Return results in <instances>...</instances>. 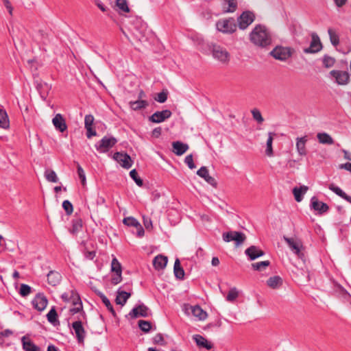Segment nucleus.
<instances>
[{
	"label": "nucleus",
	"instance_id": "72a5a7b5",
	"mask_svg": "<svg viewBox=\"0 0 351 351\" xmlns=\"http://www.w3.org/2000/svg\"><path fill=\"white\" fill-rule=\"evenodd\" d=\"M0 127L6 129L9 127V119L5 110L0 109Z\"/></svg>",
	"mask_w": 351,
	"mask_h": 351
},
{
	"label": "nucleus",
	"instance_id": "c756f323",
	"mask_svg": "<svg viewBox=\"0 0 351 351\" xmlns=\"http://www.w3.org/2000/svg\"><path fill=\"white\" fill-rule=\"evenodd\" d=\"M129 105L133 110H138L145 108L148 106V102L143 99H138L137 101H130Z\"/></svg>",
	"mask_w": 351,
	"mask_h": 351
},
{
	"label": "nucleus",
	"instance_id": "1a4fd4ad",
	"mask_svg": "<svg viewBox=\"0 0 351 351\" xmlns=\"http://www.w3.org/2000/svg\"><path fill=\"white\" fill-rule=\"evenodd\" d=\"M330 75L335 79L339 85H346L350 82V74L347 71L339 70H332Z\"/></svg>",
	"mask_w": 351,
	"mask_h": 351
},
{
	"label": "nucleus",
	"instance_id": "a19ab883",
	"mask_svg": "<svg viewBox=\"0 0 351 351\" xmlns=\"http://www.w3.org/2000/svg\"><path fill=\"white\" fill-rule=\"evenodd\" d=\"M189 149V145L181 141H177V156H181Z\"/></svg>",
	"mask_w": 351,
	"mask_h": 351
},
{
	"label": "nucleus",
	"instance_id": "412c9836",
	"mask_svg": "<svg viewBox=\"0 0 351 351\" xmlns=\"http://www.w3.org/2000/svg\"><path fill=\"white\" fill-rule=\"evenodd\" d=\"M307 136L298 137L296 138V149L298 154L301 156L306 155V143L307 142Z\"/></svg>",
	"mask_w": 351,
	"mask_h": 351
},
{
	"label": "nucleus",
	"instance_id": "5fc2aeb1",
	"mask_svg": "<svg viewBox=\"0 0 351 351\" xmlns=\"http://www.w3.org/2000/svg\"><path fill=\"white\" fill-rule=\"evenodd\" d=\"M252 114L254 120L258 123H262L264 121V119L259 110L254 108L252 110Z\"/></svg>",
	"mask_w": 351,
	"mask_h": 351
},
{
	"label": "nucleus",
	"instance_id": "20e7f679",
	"mask_svg": "<svg viewBox=\"0 0 351 351\" xmlns=\"http://www.w3.org/2000/svg\"><path fill=\"white\" fill-rule=\"evenodd\" d=\"M210 48L215 59H217L223 64H228L229 62L230 55L226 48L217 44H212Z\"/></svg>",
	"mask_w": 351,
	"mask_h": 351
},
{
	"label": "nucleus",
	"instance_id": "4468645a",
	"mask_svg": "<svg viewBox=\"0 0 351 351\" xmlns=\"http://www.w3.org/2000/svg\"><path fill=\"white\" fill-rule=\"evenodd\" d=\"M189 309L191 310L192 314L198 318L199 320H205L207 317V313L204 311L199 305L190 306L189 304L184 305V310L186 312Z\"/></svg>",
	"mask_w": 351,
	"mask_h": 351
},
{
	"label": "nucleus",
	"instance_id": "680f3d73",
	"mask_svg": "<svg viewBox=\"0 0 351 351\" xmlns=\"http://www.w3.org/2000/svg\"><path fill=\"white\" fill-rule=\"evenodd\" d=\"M197 174L204 178V180L206 179L207 177H208L210 175H209V173H208V169L206 168V167H202L197 171Z\"/></svg>",
	"mask_w": 351,
	"mask_h": 351
},
{
	"label": "nucleus",
	"instance_id": "58836bf2",
	"mask_svg": "<svg viewBox=\"0 0 351 351\" xmlns=\"http://www.w3.org/2000/svg\"><path fill=\"white\" fill-rule=\"evenodd\" d=\"M239 296V291H237V288L233 287L231 288L226 296V300L228 302H234Z\"/></svg>",
	"mask_w": 351,
	"mask_h": 351
},
{
	"label": "nucleus",
	"instance_id": "dca6fc26",
	"mask_svg": "<svg viewBox=\"0 0 351 351\" xmlns=\"http://www.w3.org/2000/svg\"><path fill=\"white\" fill-rule=\"evenodd\" d=\"M171 115V112L169 110H164L162 111H157L154 112L150 117L149 121L153 123H161L164 121L165 119L170 117Z\"/></svg>",
	"mask_w": 351,
	"mask_h": 351
},
{
	"label": "nucleus",
	"instance_id": "f3484780",
	"mask_svg": "<svg viewBox=\"0 0 351 351\" xmlns=\"http://www.w3.org/2000/svg\"><path fill=\"white\" fill-rule=\"evenodd\" d=\"M47 303V298L42 293L37 294L32 300L34 307L39 311L45 310Z\"/></svg>",
	"mask_w": 351,
	"mask_h": 351
},
{
	"label": "nucleus",
	"instance_id": "3c124183",
	"mask_svg": "<svg viewBox=\"0 0 351 351\" xmlns=\"http://www.w3.org/2000/svg\"><path fill=\"white\" fill-rule=\"evenodd\" d=\"M62 208L67 215H71L73 211V205L69 200H64L62 202Z\"/></svg>",
	"mask_w": 351,
	"mask_h": 351
},
{
	"label": "nucleus",
	"instance_id": "423d86ee",
	"mask_svg": "<svg viewBox=\"0 0 351 351\" xmlns=\"http://www.w3.org/2000/svg\"><path fill=\"white\" fill-rule=\"evenodd\" d=\"M254 20L255 15L252 12L245 11L237 18L238 26L241 29H245Z\"/></svg>",
	"mask_w": 351,
	"mask_h": 351
},
{
	"label": "nucleus",
	"instance_id": "aec40b11",
	"mask_svg": "<svg viewBox=\"0 0 351 351\" xmlns=\"http://www.w3.org/2000/svg\"><path fill=\"white\" fill-rule=\"evenodd\" d=\"M52 123L56 130L60 132H64L67 129V125L64 119L60 114H57L52 119Z\"/></svg>",
	"mask_w": 351,
	"mask_h": 351
},
{
	"label": "nucleus",
	"instance_id": "09e8293b",
	"mask_svg": "<svg viewBox=\"0 0 351 351\" xmlns=\"http://www.w3.org/2000/svg\"><path fill=\"white\" fill-rule=\"evenodd\" d=\"M167 94L168 92L167 90H162V92L156 95L154 99L159 103H164L167 99Z\"/></svg>",
	"mask_w": 351,
	"mask_h": 351
},
{
	"label": "nucleus",
	"instance_id": "13d9d810",
	"mask_svg": "<svg viewBox=\"0 0 351 351\" xmlns=\"http://www.w3.org/2000/svg\"><path fill=\"white\" fill-rule=\"evenodd\" d=\"M94 117L92 114H87L84 118V127L85 128L93 127L94 123Z\"/></svg>",
	"mask_w": 351,
	"mask_h": 351
},
{
	"label": "nucleus",
	"instance_id": "7c9ffc66",
	"mask_svg": "<svg viewBox=\"0 0 351 351\" xmlns=\"http://www.w3.org/2000/svg\"><path fill=\"white\" fill-rule=\"evenodd\" d=\"M23 348L25 351H40V348L32 341L26 340L25 337L22 338Z\"/></svg>",
	"mask_w": 351,
	"mask_h": 351
},
{
	"label": "nucleus",
	"instance_id": "338daca9",
	"mask_svg": "<svg viewBox=\"0 0 351 351\" xmlns=\"http://www.w3.org/2000/svg\"><path fill=\"white\" fill-rule=\"evenodd\" d=\"M12 334V332L9 330L6 329L2 332H0V344L3 343V337H8Z\"/></svg>",
	"mask_w": 351,
	"mask_h": 351
},
{
	"label": "nucleus",
	"instance_id": "de8ad7c7",
	"mask_svg": "<svg viewBox=\"0 0 351 351\" xmlns=\"http://www.w3.org/2000/svg\"><path fill=\"white\" fill-rule=\"evenodd\" d=\"M101 300L103 303L105 304V306L107 307L108 310L112 313V315L114 317H115V311L114 310L112 305L111 304L110 300L107 298V297L106 295H102Z\"/></svg>",
	"mask_w": 351,
	"mask_h": 351
},
{
	"label": "nucleus",
	"instance_id": "603ef678",
	"mask_svg": "<svg viewBox=\"0 0 351 351\" xmlns=\"http://www.w3.org/2000/svg\"><path fill=\"white\" fill-rule=\"evenodd\" d=\"M116 5L121 10L125 12L130 11L126 0H116Z\"/></svg>",
	"mask_w": 351,
	"mask_h": 351
},
{
	"label": "nucleus",
	"instance_id": "4d7b16f0",
	"mask_svg": "<svg viewBox=\"0 0 351 351\" xmlns=\"http://www.w3.org/2000/svg\"><path fill=\"white\" fill-rule=\"evenodd\" d=\"M31 293V287L25 284H22L20 287L19 293L21 295L25 297Z\"/></svg>",
	"mask_w": 351,
	"mask_h": 351
},
{
	"label": "nucleus",
	"instance_id": "a211bd4d",
	"mask_svg": "<svg viewBox=\"0 0 351 351\" xmlns=\"http://www.w3.org/2000/svg\"><path fill=\"white\" fill-rule=\"evenodd\" d=\"M311 207L312 209L318 211L319 214L326 213L329 210V207L326 203L319 202L315 196L311 199Z\"/></svg>",
	"mask_w": 351,
	"mask_h": 351
},
{
	"label": "nucleus",
	"instance_id": "6e6552de",
	"mask_svg": "<svg viewBox=\"0 0 351 351\" xmlns=\"http://www.w3.org/2000/svg\"><path fill=\"white\" fill-rule=\"evenodd\" d=\"M245 235L241 232L230 231L223 234V239L226 242L234 241L237 245H239L245 240Z\"/></svg>",
	"mask_w": 351,
	"mask_h": 351
},
{
	"label": "nucleus",
	"instance_id": "9d476101",
	"mask_svg": "<svg viewBox=\"0 0 351 351\" xmlns=\"http://www.w3.org/2000/svg\"><path fill=\"white\" fill-rule=\"evenodd\" d=\"M311 36L312 40L311 42L310 46L307 48L304 49V52L305 53H317L322 49V44L317 34L313 33Z\"/></svg>",
	"mask_w": 351,
	"mask_h": 351
},
{
	"label": "nucleus",
	"instance_id": "2eb2a0df",
	"mask_svg": "<svg viewBox=\"0 0 351 351\" xmlns=\"http://www.w3.org/2000/svg\"><path fill=\"white\" fill-rule=\"evenodd\" d=\"M284 240L298 257H302V256H303V254L300 251V249L302 247L301 241H296L293 238H289L286 237H284Z\"/></svg>",
	"mask_w": 351,
	"mask_h": 351
},
{
	"label": "nucleus",
	"instance_id": "79ce46f5",
	"mask_svg": "<svg viewBox=\"0 0 351 351\" xmlns=\"http://www.w3.org/2000/svg\"><path fill=\"white\" fill-rule=\"evenodd\" d=\"M140 329L144 332H148L152 328V324L149 322L145 320H139L138 322Z\"/></svg>",
	"mask_w": 351,
	"mask_h": 351
},
{
	"label": "nucleus",
	"instance_id": "774afa93",
	"mask_svg": "<svg viewBox=\"0 0 351 351\" xmlns=\"http://www.w3.org/2000/svg\"><path fill=\"white\" fill-rule=\"evenodd\" d=\"M86 136L88 138H90L92 136H96L97 132L93 128V127L86 128Z\"/></svg>",
	"mask_w": 351,
	"mask_h": 351
},
{
	"label": "nucleus",
	"instance_id": "69168bd1",
	"mask_svg": "<svg viewBox=\"0 0 351 351\" xmlns=\"http://www.w3.org/2000/svg\"><path fill=\"white\" fill-rule=\"evenodd\" d=\"M122 277L121 274H114L112 277L111 282L113 285H117L121 281Z\"/></svg>",
	"mask_w": 351,
	"mask_h": 351
},
{
	"label": "nucleus",
	"instance_id": "ea45409f",
	"mask_svg": "<svg viewBox=\"0 0 351 351\" xmlns=\"http://www.w3.org/2000/svg\"><path fill=\"white\" fill-rule=\"evenodd\" d=\"M47 320L51 324H54L58 321V314L54 307H53L47 315Z\"/></svg>",
	"mask_w": 351,
	"mask_h": 351
},
{
	"label": "nucleus",
	"instance_id": "e2e57ef3",
	"mask_svg": "<svg viewBox=\"0 0 351 351\" xmlns=\"http://www.w3.org/2000/svg\"><path fill=\"white\" fill-rule=\"evenodd\" d=\"M77 173L79 176V178H80L82 181V184L84 185L86 182V176L84 171L82 167L80 165H77Z\"/></svg>",
	"mask_w": 351,
	"mask_h": 351
},
{
	"label": "nucleus",
	"instance_id": "c9c22d12",
	"mask_svg": "<svg viewBox=\"0 0 351 351\" xmlns=\"http://www.w3.org/2000/svg\"><path fill=\"white\" fill-rule=\"evenodd\" d=\"M328 33L331 44L335 47L337 46L339 43V37L338 34L331 28L328 29Z\"/></svg>",
	"mask_w": 351,
	"mask_h": 351
},
{
	"label": "nucleus",
	"instance_id": "f8f14e48",
	"mask_svg": "<svg viewBox=\"0 0 351 351\" xmlns=\"http://www.w3.org/2000/svg\"><path fill=\"white\" fill-rule=\"evenodd\" d=\"M72 328L75 332L77 342L83 343L86 337V331L80 320L74 322Z\"/></svg>",
	"mask_w": 351,
	"mask_h": 351
},
{
	"label": "nucleus",
	"instance_id": "864d4df0",
	"mask_svg": "<svg viewBox=\"0 0 351 351\" xmlns=\"http://www.w3.org/2000/svg\"><path fill=\"white\" fill-rule=\"evenodd\" d=\"M228 4V8L224 10L225 12H234L237 8V3L235 0H225Z\"/></svg>",
	"mask_w": 351,
	"mask_h": 351
},
{
	"label": "nucleus",
	"instance_id": "cd10ccee",
	"mask_svg": "<svg viewBox=\"0 0 351 351\" xmlns=\"http://www.w3.org/2000/svg\"><path fill=\"white\" fill-rule=\"evenodd\" d=\"M317 138L319 143L324 145H332L334 143L333 138L326 132H321L317 134Z\"/></svg>",
	"mask_w": 351,
	"mask_h": 351
},
{
	"label": "nucleus",
	"instance_id": "473e14b6",
	"mask_svg": "<svg viewBox=\"0 0 351 351\" xmlns=\"http://www.w3.org/2000/svg\"><path fill=\"white\" fill-rule=\"evenodd\" d=\"M276 136V134L274 132H269L268 138L267 141V148L265 150V153L268 156H273V149H272V143L274 140V136Z\"/></svg>",
	"mask_w": 351,
	"mask_h": 351
},
{
	"label": "nucleus",
	"instance_id": "bb28decb",
	"mask_svg": "<svg viewBox=\"0 0 351 351\" xmlns=\"http://www.w3.org/2000/svg\"><path fill=\"white\" fill-rule=\"evenodd\" d=\"M328 188L336 195H337L338 196L341 197V198L351 204V196L347 195L339 187L335 186L333 184H331L329 185Z\"/></svg>",
	"mask_w": 351,
	"mask_h": 351
},
{
	"label": "nucleus",
	"instance_id": "5701e85b",
	"mask_svg": "<svg viewBox=\"0 0 351 351\" xmlns=\"http://www.w3.org/2000/svg\"><path fill=\"white\" fill-rule=\"evenodd\" d=\"M167 263V257L158 255L153 260V265L156 270L163 269Z\"/></svg>",
	"mask_w": 351,
	"mask_h": 351
},
{
	"label": "nucleus",
	"instance_id": "0e129e2a",
	"mask_svg": "<svg viewBox=\"0 0 351 351\" xmlns=\"http://www.w3.org/2000/svg\"><path fill=\"white\" fill-rule=\"evenodd\" d=\"M337 291H339L343 297H350V293L341 285L337 284L335 285Z\"/></svg>",
	"mask_w": 351,
	"mask_h": 351
},
{
	"label": "nucleus",
	"instance_id": "c85d7f7f",
	"mask_svg": "<svg viewBox=\"0 0 351 351\" xmlns=\"http://www.w3.org/2000/svg\"><path fill=\"white\" fill-rule=\"evenodd\" d=\"M72 303L74 306L73 308H71L70 309V313L72 315H74L82 311V302L79 295H74V300H72Z\"/></svg>",
	"mask_w": 351,
	"mask_h": 351
},
{
	"label": "nucleus",
	"instance_id": "f03ea898",
	"mask_svg": "<svg viewBox=\"0 0 351 351\" xmlns=\"http://www.w3.org/2000/svg\"><path fill=\"white\" fill-rule=\"evenodd\" d=\"M145 30V24L139 19H136L134 23L128 27V33L121 29L125 36L134 45L143 43L146 41Z\"/></svg>",
	"mask_w": 351,
	"mask_h": 351
},
{
	"label": "nucleus",
	"instance_id": "8fccbe9b",
	"mask_svg": "<svg viewBox=\"0 0 351 351\" xmlns=\"http://www.w3.org/2000/svg\"><path fill=\"white\" fill-rule=\"evenodd\" d=\"M130 176L138 186H143V180L138 176V173L136 169L130 171Z\"/></svg>",
	"mask_w": 351,
	"mask_h": 351
},
{
	"label": "nucleus",
	"instance_id": "2f4dec72",
	"mask_svg": "<svg viewBox=\"0 0 351 351\" xmlns=\"http://www.w3.org/2000/svg\"><path fill=\"white\" fill-rule=\"evenodd\" d=\"M282 284V278L278 276L270 277L267 281V285L272 289H277Z\"/></svg>",
	"mask_w": 351,
	"mask_h": 351
},
{
	"label": "nucleus",
	"instance_id": "393cba45",
	"mask_svg": "<svg viewBox=\"0 0 351 351\" xmlns=\"http://www.w3.org/2000/svg\"><path fill=\"white\" fill-rule=\"evenodd\" d=\"M61 280V275L55 271H50L47 274L48 283L52 286H56L60 283Z\"/></svg>",
	"mask_w": 351,
	"mask_h": 351
},
{
	"label": "nucleus",
	"instance_id": "c03bdc74",
	"mask_svg": "<svg viewBox=\"0 0 351 351\" xmlns=\"http://www.w3.org/2000/svg\"><path fill=\"white\" fill-rule=\"evenodd\" d=\"M111 270L116 274H121V265L116 258H114L111 263Z\"/></svg>",
	"mask_w": 351,
	"mask_h": 351
},
{
	"label": "nucleus",
	"instance_id": "39448f33",
	"mask_svg": "<svg viewBox=\"0 0 351 351\" xmlns=\"http://www.w3.org/2000/svg\"><path fill=\"white\" fill-rule=\"evenodd\" d=\"M294 51V49L290 47L276 46L270 52V55L276 60L286 61L292 56Z\"/></svg>",
	"mask_w": 351,
	"mask_h": 351
},
{
	"label": "nucleus",
	"instance_id": "6e6d98bb",
	"mask_svg": "<svg viewBox=\"0 0 351 351\" xmlns=\"http://www.w3.org/2000/svg\"><path fill=\"white\" fill-rule=\"evenodd\" d=\"M184 270L182 267L179 259L177 258V279L183 280L184 278Z\"/></svg>",
	"mask_w": 351,
	"mask_h": 351
},
{
	"label": "nucleus",
	"instance_id": "f704fd0d",
	"mask_svg": "<svg viewBox=\"0 0 351 351\" xmlns=\"http://www.w3.org/2000/svg\"><path fill=\"white\" fill-rule=\"evenodd\" d=\"M45 177L48 182H57L58 178L53 170L47 169L45 171Z\"/></svg>",
	"mask_w": 351,
	"mask_h": 351
},
{
	"label": "nucleus",
	"instance_id": "a878e982",
	"mask_svg": "<svg viewBox=\"0 0 351 351\" xmlns=\"http://www.w3.org/2000/svg\"><path fill=\"white\" fill-rule=\"evenodd\" d=\"M131 294L130 293L121 291L120 289L117 291V295L115 299V302L117 304H121L123 306L127 300L130 297Z\"/></svg>",
	"mask_w": 351,
	"mask_h": 351
},
{
	"label": "nucleus",
	"instance_id": "f257e3e1",
	"mask_svg": "<svg viewBox=\"0 0 351 351\" xmlns=\"http://www.w3.org/2000/svg\"><path fill=\"white\" fill-rule=\"evenodd\" d=\"M250 40L254 45L265 48L272 43L270 32L263 25H256L250 34Z\"/></svg>",
	"mask_w": 351,
	"mask_h": 351
},
{
	"label": "nucleus",
	"instance_id": "7ed1b4c3",
	"mask_svg": "<svg viewBox=\"0 0 351 351\" xmlns=\"http://www.w3.org/2000/svg\"><path fill=\"white\" fill-rule=\"evenodd\" d=\"M216 28L223 34H232L237 30V25L232 17L221 19L217 21Z\"/></svg>",
	"mask_w": 351,
	"mask_h": 351
},
{
	"label": "nucleus",
	"instance_id": "0eeeda50",
	"mask_svg": "<svg viewBox=\"0 0 351 351\" xmlns=\"http://www.w3.org/2000/svg\"><path fill=\"white\" fill-rule=\"evenodd\" d=\"M117 142V140L114 137L104 136L97 144L95 145V147L97 151L101 153H105L108 149L112 147Z\"/></svg>",
	"mask_w": 351,
	"mask_h": 351
},
{
	"label": "nucleus",
	"instance_id": "bf43d9fd",
	"mask_svg": "<svg viewBox=\"0 0 351 351\" xmlns=\"http://www.w3.org/2000/svg\"><path fill=\"white\" fill-rule=\"evenodd\" d=\"M153 343L154 344H158L161 346L165 345V341L163 338V336L160 333L157 334L153 337Z\"/></svg>",
	"mask_w": 351,
	"mask_h": 351
},
{
	"label": "nucleus",
	"instance_id": "37998d69",
	"mask_svg": "<svg viewBox=\"0 0 351 351\" xmlns=\"http://www.w3.org/2000/svg\"><path fill=\"white\" fill-rule=\"evenodd\" d=\"M322 62H323V64H324V67L330 68V67L333 66V65L335 64V59L331 56L325 55L323 57Z\"/></svg>",
	"mask_w": 351,
	"mask_h": 351
},
{
	"label": "nucleus",
	"instance_id": "4c0bfd02",
	"mask_svg": "<svg viewBox=\"0 0 351 351\" xmlns=\"http://www.w3.org/2000/svg\"><path fill=\"white\" fill-rule=\"evenodd\" d=\"M82 228V221L80 218L75 219L72 221V233L75 234L79 232Z\"/></svg>",
	"mask_w": 351,
	"mask_h": 351
},
{
	"label": "nucleus",
	"instance_id": "052dcab7",
	"mask_svg": "<svg viewBox=\"0 0 351 351\" xmlns=\"http://www.w3.org/2000/svg\"><path fill=\"white\" fill-rule=\"evenodd\" d=\"M184 162L187 165L189 169H193L195 168V165L193 162L192 154H189L185 157Z\"/></svg>",
	"mask_w": 351,
	"mask_h": 351
},
{
	"label": "nucleus",
	"instance_id": "a18cd8bd",
	"mask_svg": "<svg viewBox=\"0 0 351 351\" xmlns=\"http://www.w3.org/2000/svg\"><path fill=\"white\" fill-rule=\"evenodd\" d=\"M123 222L128 226H132L135 228H136L140 224V223L132 217L124 218Z\"/></svg>",
	"mask_w": 351,
	"mask_h": 351
},
{
	"label": "nucleus",
	"instance_id": "6ab92c4d",
	"mask_svg": "<svg viewBox=\"0 0 351 351\" xmlns=\"http://www.w3.org/2000/svg\"><path fill=\"white\" fill-rule=\"evenodd\" d=\"M245 254L249 257L250 260L254 261L263 256L265 252L257 246L251 245L245 250Z\"/></svg>",
	"mask_w": 351,
	"mask_h": 351
},
{
	"label": "nucleus",
	"instance_id": "b1692460",
	"mask_svg": "<svg viewBox=\"0 0 351 351\" xmlns=\"http://www.w3.org/2000/svg\"><path fill=\"white\" fill-rule=\"evenodd\" d=\"M308 190L306 186H301L300 187H294L293 189V194L296 202H300L303 199L304 195Z\"/></svg>",
	"mask_w": 351,
	"mask_h": 351
},
{
	"label": "nucleus",
	"instance_id": "4be33fe9",
	"mask_svg": "<svg viewBox=\"0 0 351 351\" xmlns=\"http://www.w3.org/2000/svg\"><path fill=\"white\" fill-rule=\"evenodd\" d=\"M193 339L195 341L197 346L199 348H204L207 350H210L213 348V345L209 343L206 338L200 335H193Z\"/></svg>",
	"mask_w": 351,
	"mask_h": 351
},
{
	"label": "nucleus",
	"instance_id": "9b49d317",
	"mask_svg": "<svg viewBox=\"0 0 351 351\" xmlns=\"http://www.w3.org/2000/svg\"><path fill=\"white\" fill-rule=\"evenodd\" d=\"M113 158L125 169H128L132 165L131 157L126 153L116 152L114 154Z\"/></svg>",
	"mask_w": 351,
	"mask_h": 351
},
{
	"label": "nucleus",
	"instance_id": "49530a36",
	"mask_svg": "<svg viewBox=\"0 0 351 351\" xmlns=\"http://www.w3.org/2000/svg\"><path fill=\"white\" fill-rule=\"evenodd\" d=\"M74 295H79L75 291L72 290L70 293H64L61 295V298L64 302H71L74 300Z\"/></svg>",
	"mask_w": 351,
	"mask_h": 351
},
{
	"label": "nucleus",
	"instance_id": "ddd939ff",
	"mask_svg": "<svg viewBox=\"0 0 351 351\" xmlns=\"http://www.w3.org/2000/svg\"><path fill=\"white\" fill-rule=\"evenodd\" d=\"M149 315V308L144 304H140L134 307L128 314V316L134 319L138 317H147Z\"/></svg>",
	"mask_w": 351,
	"mask_h": 351
},
{
	"label": "nucleus",
	"instance_id": "e433bc0d",
	"mask_svg": "<svg viewBox=\"0 0 351 351\" xmlns=\"http://www.w3.org/2000/svg\"><path fill=\"white\" fill-rule=\"evenodd\" d=\"M270 265L269 261H264L252 264V267L256 271H263Z\"/></svg>",
	"mask_w": 351,
	"mask_h": 351
}]
</instances>
